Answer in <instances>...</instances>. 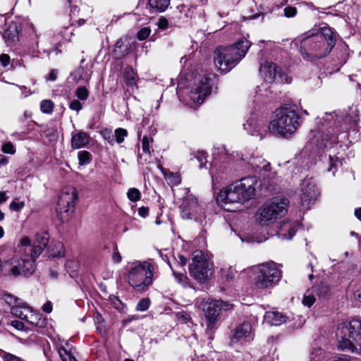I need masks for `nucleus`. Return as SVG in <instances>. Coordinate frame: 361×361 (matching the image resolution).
I'll return each mask as SVG.
<instances>
[{"mask_svg": "<svg viewBox=\"0 0 361 361\" xmlns=\"http://www.w3.org/2000/svg\"><path fill=\"white\" fill-rule=\"evenodd\" d=\"M256 179L245 177L228 186L224 188L219 193L216 201L228 212L240 211L245 203L255 196Z\"/></svg>", "mask_w": 361, "mask_h": 361, "instance_id": "f257e3e1", "label": "nucleus"}, {"mask_svg": "<svg viewBox=\"0 0 361 361\" xmlns=\"http://www.w3.org/2000/svg\"><path fill=\"white\" fill-rule=\"evenodd\" d=\"M336 34L329 27H321L315 34L304 37L300 53L304 59L312 60L326 56L335 46Z\"/></svg>", "mask_w": 361, "mask_h": 361, "instance_id": "f03ea898", "label": "nucleus"}, {"mask_svg": "<svg viewBox=\"0 0 361 361\" xmlns=\"http://www.w3.org/2000/svg\"><path fill=\"white\" fill-rule=\"evenodd\" d=\"M251 42L242 38L228 47H219L214 52V63L221 72H228L245 57Z\"/></svg>", "mask_w": 361, "mask_h": 361, "instance_id": "7ed1b4c3", "label": "nucleus"}, {"mask_svg": "<svg viewBox=\"0 0 361 361\" xmlns=\"http://www.w3.org/2000/svg\"><path fill=\"white\" fill-rule=\"evenodd\" d=\"M158 267L149 259L147 261H136L130 267L128 281L137 292L143 293L148 290L157 277Z\"/></svg>", "mask_w": 361, "mask_h": 361, "instance_id": "20e7f679", "label": "nucleus"}, {"mask_svg": "<svg viewBox=\"0 0 361 361\" xmlns=\"http://www.w3.org/2000/svg\"><path fill=\"white\" fill-rule=\"evenodd\" d=\"M297 112L287 107L276 109L269 125V130L274 135L288 137L295 133L300 126Z\"/></svg>", "mask_w": 361, "mask_h": 361, "instance_id": "39448f33", "label": "nucleus"}, {"mask_svg": "<svg viewBox=\"0 0 361 361\" xmlns=\"http://www.w3.org/2000/svg\"><path fill=\"white\" fill-rule=\"evenodd\" d=\"M289 200L286 197H275L265 202L256 213V220L262 226H269L285 216Z\"/></svg>", "mask_w": 361, "mask_h": 361, "instance_id": "423d86ee", "label": "nucleus"}, {"mask_svg": "<svg viewBox=\"0 0 361 361\" xmlns=\"http://www.w3.org/2000/svg\"><path fill=\"white\" fill-rule=\"evenodd\" d=\"M336 336L341 350L357 352L361 349V324L357 320L338 325Z\"/></svg>", "mask_w": 361, "mask_h": 361, "instance_id": "0eeeda50", "label": "nucleus"}, {"mask_svg": "<svg viewBox=\"0 0 361 361\" xmlns=\"http://www.w3.org/2000/svg\"><path fill=\"white\" fill-rule=\"evenodd\" d=\"M253 272L255 286L262 289L275 286L282 277L281 270L272 261L258 264Z\"/></svg>", "mask_w": 361, "mask_h": 361, "instance_id": "6e6552de", "label": "nucleus"}, {"mask_svg": "<svg viewBox=\"0 0 361 361\" xmlns=\"http://www.w3.org/2000/svg\"><path fill=\"white\" fill-rule=\"evenodd\" d=\"M179 208L183 219L194 220L201 224L205 221L204 204L192 195H188L182 200Z\"/></svg>", "mask_w": 361, "mask_h": 361, "instance_id": "1a4fd4ad", "label": "nucleus"}, {"mask_svg": "<svg viewBox=\"0 0 361 361\" xmlns=\"http://www.w3.org/2000/svg\"><path fill=\"white\" fill-rule=\"evenodd\" d=\"M195 305L204 312L208 329L214 328L222 310H229L233 307L231 304L222 300L197 301Z\"/></svg>", "mask_w": 361, "mask_h": 361, "instance_id": "9d476101", "label": "nucleus"}, {"mask_svg": "<svg viewBox=\"0 0 361 361\" xmlns=\"http://www.w3.org/2000/svg\"><path fill=\"white\" fill-rule=\"evenodd\" d=\"M211 269L210 262L202 251L196 250L192 253L189 271L195 279L200 283L205 282L211 274Z\"/></svg>", "mask_w": 361, "mask_h": 361, "instance_id": "9b49d317", "label": "nucleus"}, {"mask_svg": "<svg viewBox=\"0 0 361 361\" xmlns=\"http://www.w3.org/2000/svg\"><path fill=\"white\" fill-rule=\"evenodd\" d=\"M35 262L31 257L29 258V255H22L20 257H14L5 261L4 265L6 266V271L13 276L30 275L35 269Z\"/></svg>", "mask_w": 361, "mask_h": 361, "instance_id": "f8f14e48", "label": "nucleus"}, {"mask_svg": "<svg viewBox=\"0 0 361 361\" xmlns=\"http://www.w3.org/2000/svg\"><path fill=\"white\" fill-rule=\"evenodd\" d=\"M300 200L304 209H308L319 195V190L312 178H307L300 184Z\"/></svg>", "mask_w": 361, "mask_h": 361, "instance_id": "ddd939ff", "label": "nucleus"}, {"mask_svg": "<svg viewBox=\"0 0 361 361\" xmlns=\"http://www.w3.org/2000/svg\"><path fill=\"white\" fill-rule=\"evenodd\" d=\"M213 74L205 75L202 78L196 87L191 91L190 98L195 103L202 104L204 98L211 93Z\"/></svg>", "mask_w": 361, "mask_h": 361, "instance_id": "4468645a", "label": "nucleus"}, {"mask_svg": "<svg viewBox=\"0 0 361 361\" xmlns=\"http://www.w3.org/2000/svg\"><path fill=\"white\" fill-rule=\"evenodd\" d=\"M254 334L251 324L249 322H243L236 326L231 336V343H245L253 339Z\"/></svg>", "mask_w": 361, "mask_h": 361, "instance_id": "2eb2a0df", "label": "nucleus"}, {"mask_svg": "<svg viewBox=\"0 0 361 361\" xmlns=\"http://www.w3.org/2000/svg\"><path fill=\"white\" fill-rule=\"evenodd\" d=\"M259 71L263 75L264 80L267 82H272L276 80L283 81L281 75L279 67L271 62L264 61L261 63Z\"/></svg>", "mask_w": 361, "mask_h": 361, "instance_id": "dca6fc26", "label": "nucleus"}, {"mask_svg": "<svg viewBox=\"0 0 361 361\" xmlns=\"http://www.w3.org/2000/svg\"><path fill=\"white\" fill-rule=\"evenodd\" d=\"M312 142L316 145L319 148H324L328 147V143L331 145L337 140V137L334 135H329V130L326 129V132L322 131L321 129L311 131Z\"/></svg>", "mask_w": 361, "mask_h": 361, "instance_id": "f3484780", "label": "nucleus"}, {"mask_svg": "<svg viewBox=\"0 0 361 361\" xmlns=\"http://www.w3.org/2000/svg\"><path fill=\"white\" fill-rule=\"evenodd\" d=\"M49 234L47 232L37 233L35 240L32 247V252L30 257L36 260V259L42 254L44 249L47 247L49 243Z\"/></svg>", "mask_w": 361, "mask_h": 361, "instance_id": "a211bd4d", "label": "nucleus"}, {"mask_svg": "<svg viewBox=\"0 0 361 361\" xmlns=\"http://www.w3.org/2000/svg\"><path fill=\"white\" fill-rule=\"evenodd\" d=\"M78 200V192L75 188H68L63 190L59 197V204L66 207V212L70 208L74 207L75 203Z\"/></svg>", "mask_w": 361, "mask_h": 361, "instance_id": "6ab92c4d", "label": "nucleus"}, {"mask_svg": "<svg viewBox=\"0 0 361 361\" xmlns=\"http://www.w3.org/2000/svg\"><path fill=\"white\" fill-rule=\"evenodd\" d=\"M243 160H247V168L254 171L257 173H261L262 171L267 172L268 168L270 167V164L261 157L250 158H243Z\"/></svg>", "mask_w": 361, "mask_h": 361, "instance_id": "aec40b11", "label": "nucleus"}, {"mask_svg": "<svg viewBox=\"0 0 361 361\" xmlns=\"http://www.w3.org/2000/svg\"><path fill=\"white\" fill-rule=\"evenodd\" d=\"M297 231V226L294 222L283 221L277 231L279 238L283 240L292 239Z\"/></svg>", "mask_w": 361, "mask_h": 361, "instance_id": "412c9836", "label": "nucleus"}, {"mask_svg": "<svg viewBox=\"0 0 361 361\" xmlns=\"http://www.w3.org/2000/svg\"><path fill=\"white\" fill-rule=\"evenodd\" d=\"M90 137L87 133L80 131L72 135L71 147L74 149L83 148L89 144Z\"/></svg>", "mask_w": 361, "mask_h": 361, "instance_id": "4be33fe9", "label": "nucleus"}, {"mask_svg": "<svg viewBox=\"0 0 361 361\" xmlns=\"http://www.w3.org/2000/svg\"><path fill=\"white\" fill-rule=\"evenodd\" d=\"M264 319L265 322L273 326H279L286 322V317L279 312H267Z\"/></svg>", "mask_w": 361, "mask_h": 361, "instance_id": "5701e85b", "label": "nucleus"}, {"mask_svg": "<svg viewBox=\"0 0 361 361\" xmlns=\"http://www.w3.org/2000/svg\"><path fill=\"white\" fill-rule=\"evenodd\" d=\"M31 307L25 302L21 300L18 305H13L11 308V312L13 315L21 319H25L29 314Z\"/></svg>", "mask_w": 361, "mask_h": 361, "instance_id": "b1692460", "label": "nucleus"}, {"mask_svg": "<svg viewBox=\"0 0 361 361\" xmlns=\"http://www.w3.org/2000/svg\"><path fill=\"white\" fill-rule=\"evenodd\" d=\"M243 128L252 135L262 137L264 130H262L260 125L253 119L248 120L244 123Z\"/></svg>", "mask_w": 361, "mask_h": 361, "instance_id": "393cba45", "label": "nucleus"}, {"mask_svg": "<svg viewBox=\"0 0 361 361\" xmlns=\"http://www.w3.org/2000/svg\"><path fill=\"white\" fill-rule=\"evenodd\" d=\"M50 255L53 257H63L65 256V248L62 243L55 242L49 248Z\"/></svg>", "mask_w": 361, "mask_h": 361, "instance_id": "a878e982", "label": "nucleus"}, {"mask_svg": "<svg viewBox=\"0 0 361 361\" xmlns=\"http://www.w3.org/2000/svg\"><path fill=\"white\" fill-rule=\"evenodd\" d=\"M25 320L35 326H41L43 323L42 315L38 312H34L32 308Z\"/></svg>", "mask_w": 361, "mask_h": 361, "instance_id": "bb28decb", "label": "nucleus"}, {"mask_svg": "<svg viewBox=\"0 0 361 361\" xmlns=\"http://www.w3.org/2000/svg\"><path fill=\"white\" fill-rule=\"evenodd\" d=\"M149 6L159 12L164 11L170 4V0H149Z\"/></svg>", "mask_w": 361, "mask_h": 361, "instance_id": "cd10ccee", "label": "nucleus"}, {"mask_svg": "<svg viewBox=\"0 0 361 361\" xmlns=\"http://www.w3.org/2000/svg\"><path fill=\"white\" fill-rule=\"evenodd\" d=\"M19 252L21 255H29L32 252L30 240L27 237H23L20 241Z\"/></svg>", "mask_w": 361, "mask_h": 361, "instance_id": "c85d7f7f", "label": "nucleus"}, {"mask_svg": "<svg viewBox=\"0 0 361 361\" xmlns=\"http://www.w3.org/2000/svg\"><path fill=\"white\" fill-rule=\"evenodd\" d=\"M66 267L70 276L74 278L77 276V273L80 267V263L75 259L68 260L66 264Z\"/></svg>", "mask_w": 361, "mask_h": 361, "instance_id": "c756f323", "label": "nucleus"}, {"mask_svg": "<svg viewBox=\"0 0 361 361\" xmlns=\"http://www.w3.org/2000/svg\"><path fill=\"white\" fill-rule=\"evenodd\" d=\"M164 176L167 183L172 186L178 185L181 181L180 176L177 173L169 172L164 173Z\"/></svg>", "mask_w": 361, "mask_h": 361, "instance_id": "7c9ffc66", "label": "nucleus"}, {"mask_svg": "<svg viewBox=\"0 0 361 361\" xmlns=\"http://www.w3.org/2000/svg\"><path fill=\"white\" fill-rule=\"evenodd\" d=\"M259 178H262L264 183H267L268 184H272L274 183V178L276 177V174L274 172L271 171L270 167L268 168L267 172L265 173L262 171L261 173H259Z\"/></svg>", "mask_w": 361, "mask_h": 361, "instance_id": "2f4dec72", "label": "nucleus"}, {"mask_svg": "<svg viewBox=\"0 0 361 361\" xmlns=\"http://www.w3.org/2000/svg\"><path fill=\"white\" fill-rule=\"evenodd\" d=\"M54 107V102L50 99H44L41 102L40 109L44 114H51Z\"/></svg>", "mask_w": 361, "mask_h": 361, "instance_id": "473e14b6", "label": "nucleus"}, {"mask_svg": "<svg viewBox=\"0 0 361 361\" xmlns=\"http://www.w3.org/2000/svg\"><path fill=\"white\" fill-rule=\"evenodd\" d=\"M78 160L81 166L88 164L92 160V155L87 151H80L78 152Z\"/></svg>", "mask_w": 361, "mask_h": 361, "instance_id": "72a5a7b5", "label": "nucleus"}, {"mask_svg": "<svg viewBox=\"0 0 361 361\" xmlns=\"http://www.w3.org/2000/svg\"><path fill=\"white\" fill-rule=\"evenodd\" d=\"M127 197L132 202H137L141 198V193L138 189L132 188L128 190Z\"/></svg>", "mask_w": 361, "mask_h": 361, "instance_id": "f704fd0d", "label": "nucleus"}, {"mask_svg": "<svg viewBox=\"0 0 361 361\" xmlns=\"http://www.w3.org/2000/svg\"><path fill=\"white\" fill-rule=\"evenodd\" d=\"M89 92L83 86L78 87L75 90V96L81 101H85L89 97Z\"/></svg>", "mask_w": 361, "mask_h": 361, "instance_id": "c9c22d12", "label": "nucleus"}, {"mask_svg": "<svg viewBox=\"0 0 361 361\" xmlns=\"http://www.w3.org/2000/svg\"><path fill=\"white\" fill-rule=\"evenodd\" d=\"M114 134L116 142L121 144L124 141L125 137L128 135V132L126 129L119 128L115 130Z\"/></svg>", "mask_w": 361, "mask_h": 361, "instance_id": "e433bc0d", "label": "nucleus"}, {"mask_svg": "<svg viewBox=\"0 0 361 361\" xmlns=\"http://www.w3.org/2000/svg\"><path fill=\"white\" fill-rule=\"evenodd\" d=\"M314 295L310 291H307L303 296L302 304L308 307H311L315 302Z\"/></svg>", "mask_w": 361, "mask_h": 361, "instance_id": "4c0bfd02", "label": "nucleus"}, {"mask_svg": "<svg viewBox=\"0 0 361 361\" xmlns=\"http://www.w3.org/2000/svg\"><path fill=\"white\" fill-rule=\"evenodd\" d=\"M3 299L5 300V302L11 306H13L16 305H18V302H20L22 300L15 297L14 295L9 294V293H5L3 295Z\"/></svg>", "mask_w": 361, "mask_h": 361, "instance_id": "58836bf2", "label": "nucleus"}, {"mask_svg": "<svg viewBox=\"0 0 361 361\" xmlns=\"http://www.w3.org/2000/svg\"><path fill=\"white\" fill-rule=\"evenodd\" d=\"M125 78L128 82V85L130 86L135 85V74L133 69L129 68L126 71Z\"/></svg>", "mask_w": 361, "mask_h": 361, "instance_id": "ea45409f", "label": "nucleus"}, {"mask_svg": "<svg viewBox=\"0 0 361 361\" xmlns=\"http://www.w3.org/2000/svg\"><path fill=\"white\" fill-rule=\"evenodd\" d=\"M152 140L147 136H144L142 140V149L143 152L150 154V148Z\"/></svg>", "mask_w": 361, "mask_h": 361, "instance_id": "a19ab883", "label": "nucleus"}, {"mask_svg": "<svg viewBox=\"0 0 361 361\" xmlns=\"http://www.w3.org/2000/svg\"><path fill=\"white\" fill-rule=\"evenodd\" d=\"M150 301L148 298L141 299L137 305V310L140 312L146 311L149 307Z\"/></svg>", "mask_w": 361, "mask_h": 361, "instance_id": "79ce46f5", "label": "nucleus"}, {"mask_svg": "<svg viewBox=\"0 0 361 361\" xmlns=\"http://www.w3.org/2000/svg\"><path fill=\"white\" fill-rule=\"evenodd\" d=\"M196 159L200 163V168L206 167L207 161V155L204 152H197L195 154Z\"/></svg>", "mask_w": 361, "mask_h": 361, "instance_id": "37998d69", "label": "nucleus"}, {"mask_svg": "<svg viewBox=\"0 0 361 361\" xmlns=\"http://www.w3.org/2000/svg\"><path fill=\"white\" fill-rule=\"evenodd\" d=\"M151 33V30L149 27L141 28L137 32V39L139 40H144L147 39Z\"/></svg>", "mask_w": 361, "mask_h": 361, "instance_id": "c03bdc74", "label": "nucleus"}, {"mask_svg": "<svg viewBox=\"0 0 361 361\" xmlns=\"http://www.w3.org/2000/svg\"><path fill=\"white\" fill-rule=\"evenodd\" d=\"M221 276L223 279H225L226 281H230L234 277L233 271L231 269H221Z\"/></svg>", "mask_w": 361, "mask_h": 361, "instance_id": "a18cd8bd", "label": "nucleus"}, {"mask_svg": "<svg viewBox=\"0 0 361 361\" xmlns=\"http://www.w3.org/2000/svg\"><path fill=\"white\" fill-rule=\"evenodd\" d=\"M1 150L6 154H13L16 152L14 145L11 142L4 143L1 147Z\"/></svg>", "mask_w": 361, "mask_h": 361, "instance_id": "49530a36", "label": "nucleus"}, {"mask_svg": "<svg viewBox=\"0 0 361 361\" xmlns=\"http://www.w3.org/2000/svg\"><path fill=\"white\" fill-rule=\"evenodd\" d=\"M2 359L3 361H26L20 358V357L9 353H4L2 355Z\"/></svg>", "mask_w": 361, "mask_h": 361, "instance_id": "de8ad7c7", "label": "nucleus"}, {"mask_svg": "<svg viewBox=\"0 0 361 361\" xmlns=\"http://www.w3.org/2000/svg\"><path fill=\"white\" fill-rule=\"evenodd\" d=\"M176 317L182 323H187L191 319L189 314L184 311L177 312Z\"/></svg>", "mask_w": 361, "mask_h": 361, "instance_id": "09e8293b", "label": "nucleus"}, {"mask_svg": "<svg viewBox=\"0 0 361 361\" xmlns=\"http://www.w3.org/2000/svg\"><path fill=\"white\" fill-rule=\"evenodd\" d=\"M24 206H25V202L23 201H20V202L13 201L10 204L9 207L13 211L19 212L24 207Z\"/></svg>", "mask_w": 361, "mask_h": 361, "instance_id": "8fccbe9b", "label": "nucleus"}, {"mask_svg": "<svg viewBox=\"0 0 361 361\" xmlns=\"http://www.w3.org/2000/svg\"><path fill=\"white\" fill-rule=\"evenodd\" d=\"M69 108L71 110L76 111L77 112H78L82 109V104L79 100L73 99L70 102Z\"/></svg>", "mask_w": 361, "mask_h": 361, "instance_id": "3c124183", "label": "nucleus"}, {"mask_svg": "<svg viewBox=\"0 0 361 361\" xmlns=\"http://www.w3.org/2000/svg\"><path fill=\"white\" fill-rule=\"evenodd\" d=\"M11 59L8 54H0V63L3 67H7L10 64Z\"/></svg>", "mask_w": 361, "mask_h": 361, "instance_id": "603ef678", "label": "nucleus"}, {"mask_svg": "<svg viewBox=\"0 0 361 361\" xmlns=\"http://www.w3.org/2000/svg\"><path fill=\"white\" fill-rule=\"evenodd\" d=\"M297 9L295 7L288 6L284 8V15L288 18L293 17L296 15Z\"/></svg>", "mask_w": 361, "mask_h": 361, "instance_id": "864d4df0", "label": "nucleus"}, {"mask_svg": "<svg viewBox=\"0 0 361 361\" xmlns=\"http://www.w3.org/2000/svg\"><path fill=\"white\" fill-rule=\"evenodd\" d=\"M157 25L160 29H166L169 25L168 20L164 17H161L158 20Z\"/></svg>", "mask_w": 361, "mask_h": 361, "instance_id": "5fc2aeb1", "label": "nucleus"}, {"mask_svg": "<svg viewBox=\"0 0 361 361\" xmlns=\"http://www.w3.org/2000/svg\"><path fill=\"white\" fill-rule=\"evenodd\" d=\"M121 259H122V257L119 253V252L118 251V248L116 247L114 249V252L112 255V260L115 262V263H119L121 262Z\"/></svg>", "mask_w": 361, "mask_h": 361, "instance_id": "6e6d98bb", "label": "nucleus"}, {"mask_svg": "<svg viewBox=\"0 0 361 361\" xmlns=\"http://www.w3.org/2000/svg\"><path fill=\"white\" fill-rule=\"evenodd\" d=\"M61 350L64 352L65 355H66V357H64L63 355L60 352V355L61 357H62L63 361H77L73 356L67 353L65 348H62Z\"/></svg>", "mask_w": 361, "mask_h": 361, "instance_id": "4d7b16f0", "label": "nucleus"}, {"mask_svg": "<svg viewBox=\"0 0 361 361\" xmlns=\"http://www.w3.org/2000/svg\"><path fill=\"white\" fill-rule=\"evenodd\" d=\"M329 162L331 168H329L328 171H331L333 167L336 168L338 164H341V161L338 159V158L334 159L331 155H329Z\"/></svg>", "mask_w": 361, "mask_h": 361, "instance_id": "13d9d810", "label": "nucleus"}, {"mask_svg": "<svg viewBox=\"0 0 361 361\" xmlns=\"http://www.w3.org/2000/svg\"><path fill=\"white\" fill-rule=\"evenodd\" d=\"M138 214L140 216L145 218L149 214V208L147 207H141L138 209Z\"/></svg>", "mask_w": 361, "mask_h": 361, "instance_id": "bf43d9fd", "label": "nucleus"}, {"mask_svg": "<svg viewBox=\"0 0 361 361\" xmlns=\"http://www.w3.org/2000/svg\"><path fill=\"white\" fill-rule=\"evenodd\" d=\"M11 326L18 330H23L25 326L24 324L22 322L17 320L12 321Z\"/></svg>", "mask_w": 361, "mask_h": 361, "instance_id": "052dcab7", "label": "nucleus"}, {"mask_svg": "<svg viewBox=\"0 0 361 361\" xmlns=\"http://www.w3.org/2000/svg\"><path fill=\"white\" fill-rule=\"evenodd\" d=\"M42 310L46 313H50L52 311V305L51 302H47L42 306Z\"/></svg>", "mask_w": 361, "mask_h": 361, "instance_id": "680f3d73", "label": "nucleus"}, {"mask_svg": "<svg viewBox=\"0 0 361 361\" xmlns=\"http://www.w3.org/2000/svg\"><path fill=\"white\" fill-rule=\"evenodd\" d=\"M332 361H357V360L355 357H350L348 356H345L343 357H338L337 359H335Z\"/></svg>", "mask_w": 361, "mask_h": 361, "instance_id": "e2e57ef3", "label": "nucleus"}, {"mask_svg": "<svg viewBox=\"0 0 361 361\" xmlns=\"http://www.w3.org/2000/svg\"><path fill=\"white\" fill-rule=\"evenodd\" d=\"M357 121H358L357 116L355 114L352 121V123H350V126L349 128H346V130H348L350 128L355 129L357 126Z\"/></svg>", "mask_w": 361, "mask_h": 361, "instance_id": "0e129e2a", "label": "nucleus"}, {"mask_svg": "<svg viewBox=\"0 0 361 361\" xmlns=\"http://www.w3.org/2000/svg\"><path fill=\"white\" fill-rule=\"evenodd\" d=\"M102 135L104 139H109L111 136V130L105 129L102 131Z\"/></svg>", "mask_w": 361, "mask_h": 361, "instance_id": "69168bd1", "label": "nucleus"}, {"mask_svg": "<svg viewBox=\"0 0 361 361\" xmlns=\"http://www.w3.org/2000/svg\"><path fill=\"white\" fill-rule=\"evenodd\" d=\"M57 78V72L54 70H52L49 75H48V79L51 80V81H54Z\"/></svg>", "mask_w": 361, "mask_h": 361, "instance_id": "338daca9", "label": "nucleus"}, {"mask_svg": "<svg viewBox=\"0 0 361 361\" xmlns=\"http://www.w3.org/2000/svg\"><path fill=\"white\" fill-rule=\"evenodd\" d=\"M354 295H355V299H356L358 302H361V290H357L355 292Z\"/></svg>", "mask_w": 361, "mask_h": 361, "instance_id": "774afa93", "label": "nucleus"}]
</instances>
